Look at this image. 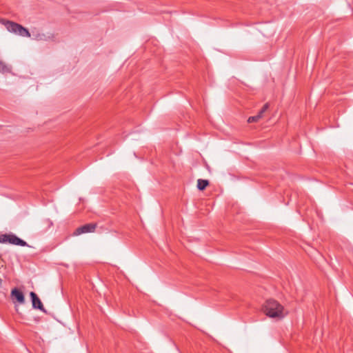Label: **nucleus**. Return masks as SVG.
Returning <instances> with one entry per match:
<instances>
[{
	"label": "nucleus",
	"mask_w": 353,
	"mask_h": 353,
	"mask_svg": "<svg viewBox=\"0 0 353 353\" xmlns=\"http://www.w3.org/2000/svg\"><path fill=\"white\" fill-rule=\"evenodd\" d=\"M209 185L208 180L199 179L197 180V188L199 190H203Z\"/></svg>",
	"instance_id": "obj_7"
},
{
	"label": "nucleus",
	"mask_w": 353,
	"mask_h": 353,
	"mask_svg": "<svg viewBox=\"0 0 353 353\" xmlns=\"http://www.w3.org/2000/svg\"><path fill=\"white\" fill-rule=\"evenodd\" d=\"M96 228L97 223H94L85 224L81 227L77 228L74 230L73 234L74 236H78L84 233L93 232L95 230Z\"/></svg>",
	"instance_id": "obj_4"
},
{
	"label": "nucleus",
	"mask_w": 353,
	"mask_h": 353,
	"mask_svg": "<svg viewBox=\"0 0 353 353\" xmlns=\"http://www.w3.org/2000/svg\"><path fill=\"white\" fill-rule=\"evenodd\" d=\"M1 24L3 25L10 32L23 37H30L29 30L17 23L1 19Z\"/></svg>",
	"instance_id": "obj_2"
},
{
	"label": "nucleus",
	"mask_w": 353,
	"mask_h": 353,
	"mask_svg": "<svg viewBox=\"0 0 353 353\" xmlns=\"http://www.w3.org/2000/svg\"><path fill=\"white\" fill-rule=\"evenodd\" d=\"M51 38H53L52 35H46L44 34H37L35 36V39L39 41H47L48 39H50Z\"/></svg>",
	"instance_id": "obj_8"
},
{
	"label": "nucleus",
	"mask_w": 353,
	"mask_h": 353,
	"mask_svg": "<svg viewBox=\"0 0 353 353\" xmlns=\"http://www.w3.org/2000/svg\"><path fill=\"white\" fill-rule=\"evenodd\" d=\"M11 72V67L8 66L1 62V73H10Z\"/></svg>",
	"instance_id": "obj_10"
},
{
	"label": "nucleus",
	"mask_w": 353,
	"mask_h": 353,
	"mask_svg": "<svg viewBox=\"0 0 353 353\" xmlns=\"http://www.w3.org/2000/svg\"><path fill=\"white\" fill-rule=\"evenodd\" d=\"M11 296L13 299L17 300L19 303H23L25 301L23 293L17 288H14L12 290Z\"/></svg>",
	"instance_id": "obj_6"
},
{
	"label": "nucleus",
	"mask_w": 353,
	"mask_h": 353,
	"mask_svg": "<svg viewBox=\"0 0 353 353\" xmlns=\"http://www.w3.org/2000/svg\"><path fill=\"white\" fill-rule=\"evenodd\" d=\"M30 296L31 298L33 308L39 309L41 311L46 312L43 305L40 299L37 295V294L34 292H31L30 293Z\"/></svg>",
	"instance_id": "obj_5"
},
{
	"label": "nucleus",
	"mask_w": 353,
	"mask_h": 353,
	"mask_svg": "<svg viewBox=\"0 0 353 353\" xmlns=\"http://www.w3.org/2000/svg\"><path fill=\"white\" fill-rule=\"evenodd\" d=\"M1 243H8L22 247L29 246L25 241L12 232L1 234Z\"/></svg>",
	"instance_id": "obj_3"
},
{
	"label": "nucleus",
	"mask_w": 353,
	"mask_h": 353,
	"mask_svg": "<svg viewBox=\"0 0 353 353\" xmlns=\"http://www.w3.org/2000/svg\"><path fill=\"white\" fill-rule=\"evenodd\" d=\"M262 310L266 316L272 319H281L288 314V311L281 304L272 299L265 302Z\"/></svg>",
	"instance_id": "obj_1"
},
{
	"label": "nucleus",
	"mask_w": 353,
	"mask_h": 353,
	"mask_svg": "<svg viewBox=\"0 0 353 353\" xmlns=\"http://www.w3.org/2000/svg\"><path fill=\"white\" fill-rule=\"evenodd\" d=\"M260 119V116L257 114L255 116L250 117L248 119V123L257 122Z\"/></svg>",
	"instance_id": "obj_11"
},
{
	"label": "nucleus",
	"mask_w": 353,
	"mask_h": 353,
	"mask_svg": "<svg viewBox=\"0 0 353 353\" xmlns=\"http://www.w3.org/2000/svg\"><path fill=\"white\" fill-rule=\"evenodd\" d=\"M269 108V104L267 103H265L263 108H261V110L259 112V113L257 114L258 116H260V119L262 118L263 117V114L268 110V109Z\"/></svg>",
	"instance_id": "obj_9"
}]
</instances>
